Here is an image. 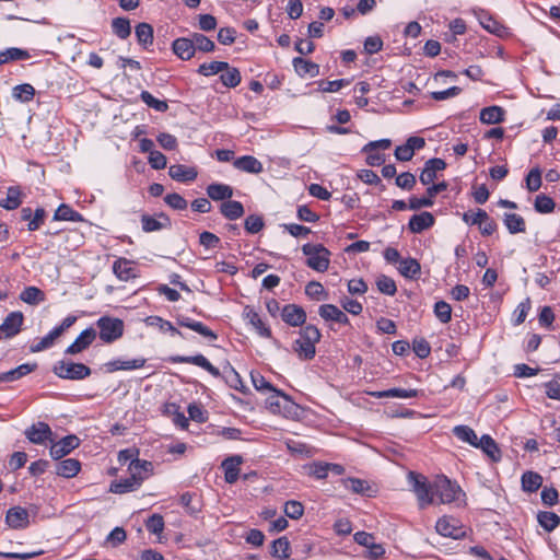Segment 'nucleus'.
<instances>
[{"instance_id":"obj_61","label":"nucleus","mask_w":560,"mask_h":560,"mask_svg":"<svg viewBox=\"0 0 560 560\" xmlns=\"http://www.w3.org/2000/svg\"><path fill=\"white\" fill-rule=\"evenodd\" d=\"M434 314L443 324H447L452 318V307L445 301H439L434 305Z\"/></svg>"},{"instance_id":"obj_44","label":"nucleus","mask_w":560,"mask_h":560,"mask_svg":"<svg viewBox=\"0 0 560 560\" xmlns=\"http://www.w3.org/2000/svg\"><path fill=\"white\" fill-rule=\"evenodd\" d=\"M36 368H37L36 363H33V364H30V363L21 364V365H19L15 369H12V370H10L8 372H4V380H5L7 383L18 381L21 377H23V376L30 374L31 372H33Z\"/></svg>"},{"instance_id":"obj_27","label":"nucleus","mask_w":560,"mask_h":560,"mask_svg":"<svg viewBox=\"0 0 560 560\" xmlns=\"http://www.w3.org/2000/svg\"><path fill=\"white\" fill-rule=\"evenodd\" d=\"M81 469V463L75 458L63 459L56 465V474L63 478H73Z\"/></svg>"},{"instance_id":"obj_48","label":"nucleus","mask_w":560,"mask_h":560,"mask_svg":"<svg viewBox=\"0 0 560 560\" xmlns=\"http://www.w3.org/2000/svg\"><path fill=\"white\" fill-rule=\"evenodd\" d=\"M190 40L195 51L197 49L203 52H210L214 50V43L201 33L191 34Z\"/></svg>"},{"instance_id":"obj_28","label":"nucleus","mask_w":560,"mask_h":560,"mask_svg":"<svg viewBox=\"0 0 560 560\" xmlns=\"http://www.w3.org/2000/svg\"><path fill=\"white\" fill-rule=\"evenodd\" d=\"M145 359L113 360L107 362V372L137 370L144 365Z\"/></svg>"},{"instance_id":"obj_57","label":"nucleus","mask_w":560,"mask_h":560,"mask_svg":"<svg viewBox=\"0 0 560 560\" xmlns=\"http://www.w3.org/2000/svg\"><path fill=\"white\" fill-rule=\"evenodd\" d=\"M376 287L380 292L387 294V295H394L397 291V287L395 281L385 275H381L376 279Z\"/></svg>"},{"instance_id":"obj_18","label":"nucleus","mask_w":560,"mask_h":560,"mask_svg":"<svg viewBox=\"0 0 560 560\" xmlns=\"http://www.w3.org/2000/svg\"><path fill=\"white\" fill-rule=\"evenodd\" d=\"M168 175L172 179L179 183L192 182L197 178L198 172L196 167L186 166L183 164H175L170 166Z\"/></svg>"},{"instance_id":"obj_34","label":"nucleus","mask_w":560,"mask_h":560,"mask_svg":"<svg viewBox=\"0 0 560 560\" xmlns=\"http://www.w3.org/2000/svg\"><path fill=\"white\" fill-rule=\"evenodd\" d=\"M503 108L495 105L482 108L479 116L480 121L487 125L499 124L503 120Z\"/></svg>"},{"instance_id":"obj_2","label":"nucleus","mask_w":560,"mask_h":560,"mask_svg":"<svg viewBox=\"0 0 560 560\" xmlns=\"http://www.w3.org/2000/svg\"><path fill=\"white\" fill-rule=\"evenodd\" d=\"M302 253L306 256L305 265L308 268L317 272L328 270L331 253L324 245L306 243L302 246Z\"/></svg>"},{"instance_id":"obj_35","label":"nucleus","mask_w":560,"mask_h":560,"mask_svg":"<svg viewBox=\"0 0 560 560\" xmlns=\"http://www.w3.org/2000/svg\"><path fill=\"white\" fill-rule=\"evenodd\" d=\"M453 434L462 442L468 443L474 447H477L480 440L470 427L464 424L454 427Z\"/></svg>"},{"instance_id":"obj_1","label":"nucleus","mask_w":560,"mask_h":560,"mask_svg":"<svg viewBox=\"0 0 560 560\" xmlns=\"http://www.w3.org/2000/svg\"><path fill=\"white\" fill-rule=\"evenodd\" d=\"M320 331L313 325L305 326L300 331V338L293 342V350L301 360H311L316 353L315 345L320 340Z\"/></svg>"},{"instance_id":"obj_63","label":"nucleus","mask_w":560,"mask_h":560,"mask_svg":"<svg viewBox=\"0 0 560 560\" xmlns=\"http://www.w3.org/2000/svg\"><path fill=\"white\" fill-rule=\"evenodd\" d=\"M284 513L292 520H299L304 513V506L299 501H288L284 504Z\"/></svg>"},{"instance_id":"obj_5","label":"nucleus","mask_w":560,"mask_h":560,"mask_svg":"<svg viewBox=\"0 0 560 560\" xmlns=\"http://www.w3.org/2000/svg\"><path fill=\"white\" fill-rule=\"evenodd\" d=\"M463 221L470 225H478L480 233L486 236L493 234L498 226L483 209L465 212Z\"/></svg>"},{"instance_id":"obj_53","label":"nucleus","mask_w":560,"mask_h":560,"mask_svg":"<svg viewBox=\"0 0 560 560\" xmlns=\"http://www.w3.org/2000/svg\"><path fill=\"white\" fill-rule=\"evenodd\" d=\"M61 336L60 330L56 327L45 337H43L36 345L31 347L32 352H40L50 348L55 340Z\"/></svg>"},{"instance_id":"obj_33","label":"nucleus","mask_w":560,"mask_h":560,"mask_svg":"<svg viewBox=\"0 0 560 560\" xmlns=\"http://www.w3.org/2000/svg\"><path fill=\"white\" fill-rule=\"evenodd\" d=\"M174 54L183 60H189L195 55L190 38H177L173 43Z\"/></svg>"},{"instance_id":"obj_25","label":"nucleus","mask_w":560,"mask_h":560,"mask_svg":"<svg viewBox=\"0 0 560 560\" xmlns=\"http://www.w3.org/2000/svg\"><path fill=\"white\" fill-rule=\"evenodd\" d=\"M268 409L272 413H282L291 405L289 397L275 388L266 400Z\"/></svg>"},{"instance_id":"obj_42","label":"nucleus","mask_w":560,"mask_h":560,"mask_svg":"<svg viewBox=\"0 0 560 560\" xmlns=\"http://www.w3.org/2000/svg\"><path fill=\"white\" fill-rule=\"evenodd\" d=\"M21 195L22 192L18 186L9 187L5 199L0 201V207L7 210H14L19 208L22 203Z\"/></svg>"},{"instance_id":"obj_6","label":"nucleus","mask_w":560,"mask_h":560,"mask_svg":"<svg viewBox=\"0 0 560 560\" xmlns=\"http://www.w3.org/2000/svg\"><path fill=\"white\" fill-rule=\"evenodd\" d=\"M54 372L59 377L67 380H83L91 373L90 368L85 364L66 360L57 362L54 366Z\"/></svg>"},{"instance_id":"obj_8","label":"nucleus","mask_w":560,"mask_h":560,"mask_svg":"<svg viewBox=\"0 0 560 560\" xmlns=\"http://www.w3.org/2000/svg\"><path fill=\"white\" fill-rule=\"evenodd\" d=\"M80 445V440L75 435H67L50 446V456L58 460L68 455Z\"/></svg>"},{"instance_id":"obj_19","label":"nucleus","mask_w":560,"mask_h":560,"mask_svg":"<svg viewBox=\"0 0 560 560\" xmlns=\"http://www.w3.org/2000/svg\"><path fill=\"white\" fill-rule=\"evenodd\" d=\"M435 219L431 212L423 211L410 218L408 226L412 233H421L422 231L431 228Z\"/></svg>"},{"instance_id":"obj_11","label":"nucleus","mask_w":560,"mask_h":560,"mask_svg":"<svg viewBox=\"0 0 560 560\" xmlns=\"http://www.w3.org/2000/svg\"><path fill=\"white\" fill-rule=\"evenodd\" d=\"M24 316L21 312L10 313L0 325V332H2L5 338L14 337L20 332Z\"/></svg>"},{"instance_id":"obj_59","label":"nucleus","mask_w":560,"mask_h":560,"mask_svg":"<svg viewBox=\"0 0 560 560\" xmlns=\"http://www.w3.org/2000/svg\"><path fill=\"white\" fill-rule=\"evenodd\" d=\"M30 58L26 50L20 48H8L5 51L0 52V62H8L10 60H25Z\"/></svg>"},{"instance_id":"obj_37","label":"nucleus","mask_w":560,"mask_h":560,"mask_svg":"<svg viewBox=\"0 0 560 560\" xmlns=\"http://www.w3.org/2000/svg\"><path fill=\"white\" fill-rule=\"evenodd\" d=\"M136 37L143 48H149L153 44V27L149 23H139L136 26Z\"/></svg>"},{"instance_id":"obj_26","label":"nucleus","mask_w":560,"mask_h":560,"mask_svg":"<svg viewBox=\"0 0 560 560\" xmlns=\"http://www.w3.org/2000/svg\"><path fill=\"white\" fill-rule=\"evenodd\" d=\"M476 448L482 450V452L492 460L499 462L501 459V451L497 442L488 434H483Z\"/></svg>"},{"instance_id":"obj_15","label":"nucleus","mask_w":560,"mask_h":560,"mask_svg":"<svg viewBox=\"0 0 560 560\" xmlns=\"http://www.w3.org/2000/svg\"><path fill=\"white\" fill-rule=\"evenodd\" d=\"M51 430L45 422H37L25 431L26 438L34 444H44L47 440H51Z\"/></svg>"},{"instance_id":"obj_38","label":"nucleus","mask_w":560,"mask_h":560,"mask_svg":"<svg viewBox=\"0 0 560 560\" xmlns=\"http://www.w3.org/2000/svg\"><path fill=\"white\" fill-rule=\"evenodd\" d=\"M245 315L249 324L256 329V331L261 337L268 338L271 336L270 329L265 325V323L262 322L257 312H255L253 308L246 307Z\"/></svg>"},{"instance_id":"obj_39","label":"nucleus","mask_w":560,"mask_h":560,"mask_svg":"<svg viewBox=\"0 0 560 560\" xmlns=\"http://www.w3.org/2000/svg\"><path fill=\"white\" fill-rule=\"evenodd\" d=\"M398 270L405 278L416 279L420 275L421 267L417 259L406 258L399 261Z\"/></svg>"},{"instance_id":"obj_58","label":"nucleus","mask_w":560,"mask_h":560,"mask_svg":"<svg viewBox=\"0 0 560 560\" xmlns=\"http://www.w3.org/2000/svg\"><path fill=\"white\" fill-rule=\"evenodd\" d=\"M34 94H35V89L28 83L16 85L13 89L14 98H16L21 102L31 101L34 97Z\"/></svg>"},{"instance_id":"obj_22","label":"nucleus","mask_w":560,"mask_h":560,"mask_svg":"<svg viewBox=\"0 0 560 560\" xmlns=\"http://www.w3.org/2000/svg\"><path fill=\"white\" fill-rule=\"evenodd\" d=\"M242 463L243 458L238 455L231 456L223 460L222 468L224 469V479L228 483H234L237 480Z\"/></svg>"},{"instance_id":"obj_56","label":"nucleus","mask_w":560,"mask_h":560,"mask_svg":"<svg viewBox=\"0 0 560 560\" xmlns=\"http://www.w3.org/2000/svg\"><path fill=\"white\" fill-rule=\"evenodd\" d=\"M534 207L539 213H550L553 211L556 203L552 198L540 194L536 196Z\"/></svg>"},{"instance_id":"obj_9","label":"nucleus","mask_w":560,"mask_h":560,"mask_svg":"<svg viewBox=\"0 0 560 560\" xmlns=\"http://www.w3.org/2000/svg\"><path fill=\"white\" fill-rule=\"evenodd\" d=\"M281 318L285 324L299 327L306 322V313L296 304H287L281 311Z\"/></svg>"},{"instance_id":"obj_32","label":"nucleus","mask_w":560,"mask_h":560,"mask_svg":"<svg viewBox=\"0 0 560 560\" xmlns=\"http://www.w3.org/2000/svg\"><path fill=\"white\" fill-rule=\"evenodd\" d=\"M220 212L228 220H237L243 217L245 211L242 202L229 199L221 203Z\"/></svg>"},{"instance_id":"obj_20","label":"nucleus","mask_w":560,"mask_h":560,"mask_svg":"<svg viewBox=\"0 0 560 560\" xmlns=\"http://www.w3.org/2000/svg\"><path fill=\"white\" fill-rule=\"evenodd\" d=\"M233 165L236 170L250 174H259L264 170L261 162L252 155L237 158Z\"/></svg>"},{"instance_id":"obj_17","label":"nucleus","mask_w":560,"mask_h":560,"mask_svg":"<svg viewBox=\"0 0 560 560\" xmlns=\"http://www.w3.org/2000/svg\"><path fill=\"white\" fill-rule=\"evenodd\" d=\"M342 486L350 490L353 493L361 494V495H368V497H374L376 490L373 489V487L363 479L359 478H343L341 479Z\"/></svg>"},{"instance_id":"obj_47","label":"nucleus","mask_w":560,"mask_h":560,"mask_svg":"<svg viewBox=\"0 0 560 560\" xmlns=\"http://www.w3.org/2000/svg\"><path fill=\"white\" fill-rule=\"evenodd\" d=\"M20 299L24 303L36 305L45 301V294L36 287H27L21 292Z\"/></svg>"},{"instance_id":"obj_13","label":"nucleus","mask_w":560,"mask_h":560,"mask_svg":"<svg viewBox=\"0 0 560 560\" xmlns=\"http://www.w3.org/2000/svg\"><path fill=\"white\" fill-rule=\"evenodd\" d=\"M446 167V163L444 160L434 158L430 159L425 162L424 167L420 174V182L423 185H431L439 171H443Z\"/></svg>"},{"instance_id":"obj_55","label":"nucleus","mask_w":560,"mask_h":560,"mask_svg":"<svg viewBox=\"0 0 560 560\" xmlns=\"http://www.w3.org/2000/svg\"><path fill=\"white\" fill-rule=\"evenodd\" d=\"M224 68H229V63L224 61H211L199 66L198 72L205 77L221 73Z\"/></svg>"},{"instance_id":"obj_43","label":"nucleus","mask_w":560,"mask_h":560,"mask_svg":"<svg viewBox=\"0 0 560 560\" xmlns=\"http://www.w3.org/2000/svg\"><path fill=\"white\" fill-rule=\"evenodd\" d=\"M373 397L376 398H386V397H396V398H412L418 396L417 389H402V388H390L387 390H380L371 393Z\"/></svg>"},{"instance_id":"obj_45","label":"nucleus","mask_w":560,"mask_h":560,"mask_svg":"<svg viewBox=\"0 0 560 560\" xmlns=\"http://www.w3.org/2000/svg\"><path fill=\"white\" fill-rule=\"evenodd\" d=\"M539 525L547 532H552L560 524V517L553 512H539L537 514Z\"/></svg>"},{"instance_id":"obj_23","label":"nucleus","mask_w":560,"mask_h":560,"mask_svg":"<svg viewBox=\"0 0 560 560\" xmlns=\"http://www.w3.org/2000/svg\"><path fill=\"white\" fill-rule=\"evenodd\" d=\"M175 362H179V363H190V364H195L197 366H200L202 369H205L206 371H208L212 376L214 377H219L220 376V371L218 368H215L214 365H212L209 360L202 355V354H197V355H191V357H178L176 359H174Z\"/></svg>"},{"instance_id":"obj_10","label":"nucleus","mask_w":560,"mask_h":560,"mask_svg":"<svg viewBox=\"0 0 560 560\" xmlns=\"http://www.w3.org/2000/svg\"><path fill=\"white\" fill-rule=\"evenodd\" d=\"M113 272L121 281H129L138 277L136 264L126 258H118L114 262Z\"/></svg>"},{"instance_id":"obj_4","label":"nucleus","mask_w":560,"mask_h":560,"mask_svg":"<svg viewBox=\"0 0 560 560\" xmlns=\"http://www.w3.org/2000/svg\"><path fill=\"white\" fill-rule=\"evenodd\" d=\"M435 503L448 504L457 501L463 495L462 489L447 478H441L434 482Z\"/></svg>"},{"instance_id":"obj_30","label":"nucleus","mask_w":560,"mask_h":560,"mask_svg":"<svg viewBox=\"0 0 560 560\" xmlns=\"http://www.w3.org/2000/svg\"><path fill=\"white\" fill-rule=\"evenodd\" d=\"M292 65L295 72L301 77L310 75L314 78L319 74V66L302 57H295Z\"/></svg>"},{"instance_id":"obj_51","label":"nucleus","mask_w":560,"mask_h":560,"mask_svg":"<svg viewBox=\"0 0 560 560\" xmlns=\"http://www.w3.org/2000/svg\"><path fill=\"white\" fill-rule=\"evenodd\" d=\"M271 555L280 559L290 557V542L287 537H280L272 542Z\"/></svg>"},{"instance_id":"obj_31","label":"nucleus","mask_w":560,"mask_h":560,"mask_svg":"<svg viewBox=\"0 0 560 560\" xmlns=\"http://www.w3.org/2000/svg\"><path fill=\"white\" fill-rule=\"evenodd\" d=\"M178 325L182 327L189 328L199 335L209 338L211 340L217 339V335L207 326H205L201 322L194 320L189 317H179L178 318Z\"/></svg>"},{"instance_id":"obj_62","label":"nucleus","mask_w":560,"mask_h":560,"mask_svg":"<svg viewBox=\"0 0 560 560\" xmlns=\"http://www.w3.org/2000/svg\"><path fill=\"white\" fill-rule=\"evenodd\" d=\"M244 225L249 234H256L262 230L265 223L261 215L250 214L245 219Z\"/></svg>"},{"instance_id":"obj_12","label":"nucleus","mask_w":560,"mask_h":560,"mask_svg":"<svg viewBox=\"0 0 560 560\" xmlns=\"http://www.w3.org/2000/svg\"><path fill=\"white\" fill-rule=\"evenodd\" d=\"M28 512L21 506H14L8 510L5 515L7 524L14 529H22L28 526Z\"/></svg>"},{"instance_id":"obj_60","label":"nucleus","mask_w":560,"mask_h":560,"mask_svg":"<svg viewBox=\"0 0 560 560\" xmlns=\"http://www.w3.org/2000/svg\"><path fill=\"white\" fill-rule=\"evenodd\" d=\"M129 469L131 472H137L138 476H142L145 479L150 474H152L153 465L149 460L136 459L131 462Z\"/></svg>"},{"instance_id":"obj_64","label":"nucleus","mask_w":560,"mask_h":560,"mask_svg":"<svg viewBox=\"0 0 560 560\" xmlns=\"http://www.w3.org/2000/svg\"><path fill=\"white\" fill-rule=\"evenodd\" d=\"M147 529L154 535H160L164 529V520L160 514L151 515L145 522Z\"/></svg>"},{"instance_id":"obj_49","label":"nucleus","mask_w":560,"mask_h":560,"mask_svg":"<svg viewBox=\"0 0 560 560\" xmlns=\"http://www.w3.org/2000/svg\"><path fill=\"white\" fill-rule=\"evenodd\" d=\"M54 219L57 221L78 222L82 220V217L79 212L74 211L70 206L62 203L56 210Z\"/></svg>"},{"instance_id":"obj_29","label":"nucleus","mask_w":560,"mask_h":560,"mask_svg":"<svg viewBox=\"0 0 560 560\" xmlns=\"http://www.w3.org/2000/svg\"><path fill=\"white\" fill-rule=\"evenodd\" d=\"M209 198L214 201H228L233 196V188L226 184L213 183L207 187Z\"/></svg>"},{"instance_id":"obj_14","label":"nucleus","mask_w":560,"mask_h":560,"mask_svg":"<svg viewBox=\"0 0 560 560\" xmlns=\"http://www.w3.org/2000/svg\"><path fill=\"white\" fill-rule=\"evenodd\" d=\"M96 330L94 328L84 329L78 338L66 349L67 354H78L85 350L95 339Z\"/></svg>"},{"instance_id":"obj_16","label":"nucleus","mask_w":560,"mask_h":560,"mask_svg":"<svg viewBox=\"0 0 560 560\" xmlns=\"http://www.w3.org/2000/svg\"><path fill=\"white\" fill-rule=\"evenodd\" d=\"M144 480V477L138 476L137 472H131V476L119 481H113L110 483L109 490L114 493H126L137 490L142 481Z\"/></svg>"},{"instance_id":"obj_3","label":"nucleus","mask_w":560,"mask_h":560,"mask_svg":"<svg viewBox=\"0 0 560 560\" xmlns=\"http://www.w3.org/2000/svg\"><path fill=\"white\" fill-rule=\"evenodd\" d=\"M408 478L412 485V490L417 495L421 509L435 503L434 485H429L423 476L412 471L409 472Z\"/></svg>"},{"instance_id":"obj_41","label":"nucleus","mask_w":560,"mask_h":560,"mask_svg":"<svg viewBox=\"0 0 560 560\" xmlns=\"http://www.w3.org/2000/svg\"><path fill=\"white\" fill-rule=\"evenodd\" d=\"M160 218L163 219V221L158 220L156 218H153L151 215L144 214L141 218L142 229L144 232H154L162 230L170 225V219L161 214Z\"/></svg>"},{"instance_id":"obj_54","label":"nucleus","mask_w":560,"mask_h":560,"mask_svg":"<svg viewBox=\"0 0 560 560\" xmlns=\"http://www.w3.org/2000/svg\"><path fill=\"white\" fill-rule=\"evenodd\" d=\"M141 101L149 107L155 109L156 112L164 113L168 109V105L165 101H161L155 98L150 92L142 91L140 94Z\"/></svg>"},{"instance_id":"obj_52","label":"nucleus","mask_w":560,"mask_h":560,"mask_svg":"<svg viewBox=\"0 0 560 560\" xmlns=\"http://www.w3.org/2000/svg\"><path fill=\"white\" fill-rule=\"evenodd\" d=\"M112 28L115 35L121 39L129 37L131 33V26L128 19L116 18L112 21Z\"/></svg>"},{"instance_id":"obj_7","label":"nucleus","mask_w":560,"mask_h":560,"mask_svg":"<svg viewBox=\"0 0 560 560\" xmlns=\"http://www.w3.org/2000/svg\"><path fill=\"white\" fill-rule=\"evenodd\" d=\"M436 532L444 536L454 539H459L465 536V529L460 525V522L452 516H442L438 520L435 525Z\"/></svg>"},{"instance_id":"obj_50","label":"nucleus","mask_w":560,"mask_h":560,"mask_svg":"<svg viewBox=\"0 0 560 560\" xmlns=\"http://www.w3.org/2000/svg\"><path fill=\"white\" fill-rule=\"evenodd\" d=\"M124 334V322L107 317V343L119 339Z\"/></svg>"},{"instance_id":"obj_40","label":"nucleus","mask_w":560,"mask_h":560,"mask_svg":"<svg viewBox=\"0 0 560 560\" xmlns=\"http://www.w3.org/2000/svg\"><path fill=\"white\" fill-rule=\"evenodd\" d=\"M503 222L511 234L523 233L526 230L525 220L520 214L505 213Z\"/></svg>"},{"instance_id":"obj_21","label":"nucleus","mask_w":560,"mask_h":560,"mask_svg":"<svg viewBox=\"0 0 560 560\" xmlns=\"http://www.w3.org/2000/svg\"><path fill=\"white\" fill-rule=\"evenodd\" d=\"M318 314L325 320H331L343 325L349 323L348 316L332 304L320 305Z\"/></svg>"},{"instance_id":"obj_46","label":"nucleus","mask_w":560,"mask_h":560,"mask_svg":"<svg viewBox=\"0 0 560 560\" xmlns=\"http://www.w3.org/2000/svg\"><path fill=\"white\" fill-rule=\"evenodd\" d=\"M220 80L226 88H235L241 83L242 77L238 69L229 65V68L221 72Z\"/></svg>"},{"instance_id":"obj_24","label":"nucleus","mask_w":560,"mask_h":560,"mask_svg":"<svg viewBox=\"0 0 560 560\" xmlns=\"http://www.w3.org/2000/svg\"><path fill=\"white\" fill-rule=\"evenodd\" d=\"M175 362H179V363H190V364H195L197 366H200L202 369H205L206 371H208L212 376L214 377H219L220 376V371L218 368H215L214 365H212L209 360L202 355V354H197V355H191V357H178L176 359H174Z\"/></svg>"},{"instance_id":"obj_36","label":"nucleus","mask_w":560,"mask_h":560,"mask_svg":"<svg viewBox=\"0 0 560 560\" xmlns=\"http://www.w3.org/2000/svg\"><path fill=\"white\" fill-rule=\"evenodd\" d=\"M521 482L525 492L533 493L541 487L542 477L538 472L526 471L522 475Z\"/></svg>"}]
</instances>
